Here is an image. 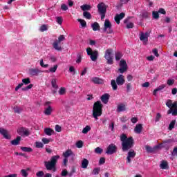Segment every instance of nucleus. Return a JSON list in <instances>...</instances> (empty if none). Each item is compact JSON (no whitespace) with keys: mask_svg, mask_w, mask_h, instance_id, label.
Segmentation results:
<instances>
[{"mask_svg":"<svg viewBox=\"0 0 177 177\" xmlns=\"http://www.w3.org/2000/svg\"><path fill=\"white\" fill-rule=\"evenodd\" d=\"M120 140L122 142V151H128L133 147L135 145V141L133 137H127V135L122 134L120 137Z\"/></svg>","mask_w":177,"mask_h":177,"instance_id":"obj_1","label":"nucleus"},{"mask_svg":"<svg viewBox=\"0 0 177 177\" xmlns=\"http://www.w3.org/2000/svg\"><path fill=\"white\" fill-rule=\"evenodd\" d=\"M60 159V156H53L51 157L50 161H44V167L47 171H52L56 172L57 169L56 168V164H57L58 160Z\"/></svg>","mask_w":177,"mask_h":177,"instance_id":"obj_2","label":"nucleus"},{"mask_svg":"<svg viewBox=\"0 0 177 177\" xmlns=\"http://www.w3.org/2000/svg\"><path fill=\"white\" fill-rule=\"evenodd\" d=\"M103 114V104L100 101H97L93 106V117L95 120H99L97 117H100Z\"/></svg>","mask_w":177,"mask_h":177,"instance_id":"obj_3","label":"nucleus"},{"mask_svg":"<svg viewBox=\"0 0 177 177\" xmlns=\"http://www.w3.org/2000/svg\"><path fill=\"white\" fill-rule=\"evenodd\" d=\"M166 106L169 109L167 111V114H172V115L174 116L177 115V102L172 103L171 100H167Z\"/></svg>","mask_w":177,"mask_h":177,"instance_id":"obj_4","label":"nucleus"},{"mask_svg":"<svg viewBox=\"0 0 177 177\" xmlns=\"http://www.w3.org/2000/svg\"><path fill=\"white\" fill-rule=\"evenodd\" d=\"M86 52L88 56H90V59L92 62H96L97 60V57H99V51L98 50H92L91 47L86 48Z\"/></svg>","mask_w":177,"mask_h":177,"instance_id":"obj_5","label":"nucleus"},{"mask_svg":"<svg viewBox=\"0 0 177 177\" xmlns=\"http://www.w3.org/2000/svg\"><path fill=\"white\" fill-rule=\"evenodd\" d=\"M111 27H113V26L111 25V22H110V20L105 19L103 28L104 32H106L107 34H113V30Z\"/></svg>","mask_w":177,"mask_h":177,"instance_id":"obj_6","label":"nucleus"},{"mask_svg":"<svg viewBox=\"0 0 177 177\" xmlns=\"http://www.w3.org/2000/svg\"><path fill=\"white\" fill-rule=\"evenodd\" d=\"M112 53H113V49L111 48H108L105 51L104 58L106 59L108 64H113V56H111Z\"/></svg>","mask_w":177,"mask_h":177,"instance_id":"obj_7","label":"nucleus"},{"mask_svg":"<svg viewBox=\"0 0 177 177\" xmlns=\"http://www.w3.org/2000/svg\"><path fill=\"white\" fill-rule=\"evenodd\" d=\"M120 68L118 69V71L120 74H124L128 70V64H127V61L124 59L120 60Z\"/></svg>","mask_w":177,"mask_h":177,"instance_id":"obj_8","label":"nucleus"},{"mask_svg":"<svg viewBox=\"0 0 177 177\" xmlns=\"http://www.w3.org/2000/svg\"><path fill=\"white\" fill-rule=\"evenodd\" d=\"M117 146L114 144H111L108 146L106 153V154H109V156H111L112 154H114V153H117Z\"/></svg>","mask_w":177,"mask_h":177,"instance_id":"obj_9","label":"nucleus"},{"mask_svg":"<svg viewBox=\"0 0 177 177\" xmlns=\"http://www.w3.org/2000/svg\"><path fill=\"white\" fill-rule=\"evenodd\" d=\"M62 156L64 158H68V157H71V160L74 161L75 158V154L71 149H68L66 151L63 152Z\"/></svg>","mask_w":177,"mask_h":177,"instance_id":"obj_10","label":"nucleus"},{"mask_svg":"<svg viewBox=\"0 0 177 177\" xmlns=\"http://www.w3.org/2000/svg\"><path fill=\"white\" fill-rule=\"evenodd\" d=\"M107 7L108 6L103 2L98 3L97 6V8L98 9V12L99 13H106Z\"/></svg>","mask_w":177,"mask_h":177,"instance_id":"obj_11","label":"nucleus"},{"mask_svg":"<svg viewBox=\"0 0 177 177\" xmlns=\"http://www.w3.org/2000/svg\"><path fill=\"white\" fill-rule=\"evenodd\" d=\"M17 132L20 136H30V130L27 128L21 127L17 130Z\"/></svg>","mask_w":177,"mask_h":177,"instance_id":"obj_12","label":"nucleus"},{"mask_svg":"<svg viewBox=\"0 0 177 177\" xmlns=\"http://www.w3.org/2000/svg\"><path fill=\"white\" fill-rule=\"evenodd\" d=\"M29 75L30 77H37V75H39L41 73H42V71L39 70L38 68H30L28 71Z\"/></svg>","mask_w":177,"mask_h":177,"instance_id":"obj_13","label":"nucleus"},{"mask_svg":"<svg viewBox=\"0 0 177 177\" xmlns=\"http://www.w3.org/2000/svg\"><path fill=\"white\" fill-rule=\"evenodd\" d=\"M116 83L119 86H122L125 84V76L123 75H119L116 77Z\"/></svg>","mask_w":177,"mask_h":177,"instance_id":"obj_14","label":"nucleus"},{"mask_svg":"<svg viewBox=\"0 0 177 177\" xmlns=\"http://www.w3.org/2000/svg\"><path fill=\"white\" fill-rule=\"evenodd\" d=\"M136 156V152H135V151H133V149H131L128 152V155H127V157L128 164H130L131 158H135Z\"/></svg>","mask_w":177,"mask_h":177,"instance_id":"obj_15","label":"nucleus"},{"mask_svg":"<svg viewBox=\"0 0 177 177\" xmlns=\"http://www.w3.org/2000/svg\"><path fill=\"white\" fill-rule=\"evenodd\" d=\"M125 17V12H122L120 14H117L115 16V21L117 23V24H120L121 20Z\"/></svg>","mask_w":177,"mask_h":177,"instance_id":"obj_16","label":"nucleus"},{"mask_svg":"<svg viewBox=\"0 0 177 177\" xmlns=\"http://www.w3.org/2000/svg\"><path fill=\"white\" fill-rule=\"evenodd\" d=\"M92 82H93V84H96L97 85H103V84H104V82L103 81V80L100 77H94L91 79Z\"/></svg>","mask_w":177,"mask_h":177,"instance_id":"obj_17","label":"nucleus"},{"mask_svg":"<svg viewBox=\"0 0 177 177\" xmlns=\"http://www.w3.org/2000/svg\"><path fill=\"white\" fill-rule=\"evenodd\" d=\"M109 99H110V94L105 93L101 96V100L104 104L109 103Z\"/></svg>","mask_w":177,"mask_h":177,"instance_id":"obj_18","label":"nucleus"},{"mask_svg":"<svg viewBox=\"0 0 177 177\" xmlns=\"http://www.w3.org/2000/svg\"><path fill=\"white\" fill-rule=\"evenodd\" d=\"M53 48L59 52L63 50V48H62V46H60V43H59V41H56V40L53 43Z\"/></svg>","mask_w":177,"mask_h":177,"instance_id":"obj_19","label":"nucleus"},{"mask_svg":"<svg viewBox=\"0 0 177 177\" xmlns=\"http://www.w3.org/2000/svg\"><path fill=\"white\" fill-rule=\"evenodd\" d=\"M0 133L1 135L3 136V138H5V139H10V136L8 133V130L0 127Z\"/></svg>","mask_w":177,"mask_h":177,"instance_id":"obj_20","label":"nucleus"},{"mask_svg":"<svg viewBox=\"0 0 177 177\" xmlns=\"http://www.w3.org/2000/svg\"><path fill=\"white\" fill-rule=\"evenodd\" d=\"M21 140V137L17 136L16 139L12 140L11 141V145H12V146H18V145H20Z\"/></svg>","mask_w":177,"mask_h":177,"instance_id":"obj_21","label":"nucleus"},{"mask_svg":"<svg viewBox=\"0 0 177 177\" xmlns=\"http://www.w3.org/2000/svg\"><path fill=\"white\" fill-rule=\"evenodd\" d=\"M160 168L161 169H168V168H169V167L168 166V162H167L166 160H162L160 165Z\"/></svg>","mask_w":177,"mask_h":177,"instance_id":"obj_22","label":"nucleus"},{"mask_svg":"<svg viewBox=\"0 0 177 177\" xmlns=\"http://www.w3.org/2000/svg\"><path fill=\"white\" fill-rule=\"evenodd\" d=\"M91 28H93V31L100 30V25H99V23L97 22H94L93 24H91Z\"/></svg>","mask_w":177,"mask_h":177,"instance_id":"obj_23","label":"nucleus"},{"mask_svg":"<svg viewBox=\"0 0 177 177\" xmlns=\"http://www.w3.org/2000/svg\"><path fill=\"white\" fill-rule=\"evenodd\" d=\"M88 165H89V160L86 158H84L82 161V168L86 169V168H88Z\"/></svg>","mask_w":177,"mask_h":177,"instance_id":"obj_24","label":"nucleus"},{"mask_svg":"<svg viewBox=\"0 0 177 177\" xmlns=\"http://www.w3.org/2000/svg\"><path fill=\"white\" fill-rule=\"evenodd\" d=\"M127 110V106L124 104H120L118 106L117 111L118 113H121V111H125Z\"/></svg>","mask_w":177,"mask_h":177,"instance_id":"obj_25","label":"nucleus"},{"mask_svg":"<svg viewBox=\"0 0 177 177\" xmlns=\"http://www.w3.org/2000/svg\"><path fill=\"white\" fill-rule=\"evenodd\" d=\"M142 129H143V127L142 126V124H136L134 129V131L136 133H140Z\"/></svg>","mask_w":177,"mask_h":177,"instance_id":"obj_26","label":"nucleus"},{"mask_svg":"<svg viewBox=\"0 0 177 177\" xmlns=\"http://www.w3.org/2000/svg\"><path fill=\"white\" fill-rule=\"evenodd\" d=\"M44 133L48 136H52L53 133H55V131L50 128L44 129Z\"/></svg>","mask_w":177,"mask_h":177,"instance_id":"obj_27","label":"nucleus"},{"mask_svg":"<svg viewBox=\"0 0 177 177\" xmlns=\"http://www.w3.org/2000/svg\"><path fill=\"white\" fill-rule=\"evenodd\" d=\"M52 111H53L52 106H48L47 108L45 109L44 114L45 115H50V114H52Z\"/></svg>","mask_w":177,"mask_h":177,"instance_id":"obj_28","label":"nucleus"},{"mask_svg":"<svg viewBox=\"0 0 177 177\" xmlns=\"http://www.w3.org/2000/svg\"><path fill=\"white\" fill-rule=\"evenodd\" d=\"M57 67H59V66L54 65V66L50 68L49 70L44 71V73H56V71L57 70Z\"/></svg>","mask_w":177,"mask_h":177,"instance_id":"obj_29","label":"nucleus"},{"mask_svg":"<svg viewBox=\"0 0 177 177\" xmlns=\"http://www.w3.org/2000/svg\"><path fill=\"white\" fill-rule=\"evenodd\" d=\"M111 85L112 86L113 91H117V89H118V86L117 84V82L115 80H112L111 81Z\"/></svg>","mask_w":177,"mask_h":177,"instance_id":"obj_30","label":"nucleus"},{"mask_svg":"<svg viewBox=\"0 0 177 177\" xmlns=\"http://www.w3.org/2000/svg\"><path fill=\"white\" fill-rule=\"evenodd\" d=\"M83 16L85 19H87V20H91V19H92V15L88 11H84L83 12Z\"/></svg>","mask_w":177,"mask_h":177,"instance_id":"obj_31","label":"nucleus"},{"mask_svg":"<svg viewBox=\"0 0 177 177\" xmlns=\"http://www.w3.org/2000/svg\"><path fill=\"white\" fill-rule=\"evenodd\" d=\"M175 124H176V120H173L169 124L168 127V130L169 131H172V129H174V128H175Z\"/></svg>","mask_w":177,"mask_h":177,"instance_id":"obj_32","label":"nucleus"},{"mask_svg":"<svg viewBox=\"0 0 177 177\" xmlns=\"http://www.w3.org/2000/svg\"><path fill=\"white\" fill-rule=\"evenodd\" d=\"M81 9L83 10V12H86V10H91V6L88 4H84L81 6Z\"/></svg>","mask_w":177,"mask_h":177,"instance_id":"obj_33","label":"nucleus"},{"mask_svg":"<svg viewBox=\"0 0 177 177\" xmlns=\"http://www.w3.org/2000/svg\"><path fill=\"white\" fill-rule=\"evenodd\" d=\"M21 150L25 151V153H31L32 151V148L27 147H21Z\"/></svg>","mask_w":177,"mask_h":177,"instance_id":"obj_34","label":"nucleus"},{"mask_svg":"<svg viewBox=\"0 0 177 177\" xmlns=\"http://www.w3.org/2000/svg\"><path fill=\"white\" fill-rule=\"evenodd\" d=\"M14 113L17 114H20L23 111V109L17 106L13 107Z\"/></svg>","mask_w":177,"mask_h":177,"instance_id":"obj_35","label":"nucleus"},{"mask_svg":"<svg viewBox=\"0 0 177 177\" xmlns=\"http://www.w3.org/2000/svg\"><path fill=\"white\" fill-rule=\"evenodd\" d=\"M140 40L143 41L144 42H147L149 38L145 36V33L142 32L140 35Z\"/></svg>","mask_w":177,"mask_h":177,"instance_id":"obj_36","label":"nucleus"},{"mask_svg":"<svg viewBox=\"0 0 177 177\" xmlns=\"http://www.w3.org/2000/svg\"><path fill=\"white\" fill-rule=\"evenodd\" d=\"M77 21L80 23L82 28H85L86 27V21L82 19H78Z\"/></svg>","mask_w":177,"mask_h":177,"instance_id":"obj_37","label":"nucleus"},{"mask_svg":"<svg viewBox=\"0 0 177 177\" xmlns=\"http://www.w3.org/2000/svg\"><path fill=\"white\" fill-rule=\"evenodd\" d=\"M121 57H122V53L120 52H116L115 54V59L117 62L121 59Z\"/></svg>","mask_w":177,"mask_h":177,"instance_id":"obj_38","label":"nucleus"},{"mask_svg":"<svg viewBox=\"0 0 177 177\" xmlns=\"http://www.w3.org/2000/svg\"><path fill=\"white\" fill-rule=\"evenodd\" d=\"M145 149L147 153H154L156 149L155 148H152L151 147L147 145L145 146Z\"/></svg>","mask_w":177,"mask_h":177,"instance_id":"obj_39","label":"nucleus"},{"mask_svg":"<svg viewBox=\"0 0 177 177\" xmlns=\"http://www.w3.org/2000/svg\"><path fill=\"white\" fill-rule=\"evenodd\" d=\"M22 84L24 85H28V84H31V80L30 77L24 78L22 80Z\"/></svg>","mask_w":177,"mask_h":177,"instance_id":"obj_40","label":"nucleus"},{"mask_svg":"<svg viewBox=\"0 0 177 177\" xmlns=\"http://www.w3.org/2000/svg\"><path fill=\"white\" fill-rule=\"evenodd\" d=\"M51 85L54 89H57L59 86H57V84L56 83V79H53L51 81Z\"/></svg>","mask_w":177,"mask_h":177,"instance_id":"obj_41","label":"nucleus"},{"mask_svg":"<svg viewBox=\"0 0 177 177\" xmlns=\"http://www.w3.org/2000/svg\"><path fill=\"white\" fill-rule=\"evenodd\" d=\"M82 60V53H77V59L76 60V63L80 64L81 63Z\"/></svg>","mask_w":177,"mask_h":177,"instance_id":"obj_42","label":"nucleus"},{"mask_svg":"<svg viewBox=\"0 0 177 177\" xmlns=\"http://www.w3.org/2000/svg\"><path fill=\"white\" fill-rule=\"evenodd\" d=\"M89 131H91V127L87 125L83 129L82 132V133L86 134Z\"/></svg>","mask_w":177,"mask_h":177,"instance_id":"obj_43","label":"nucleus"},{"mask_svg":"<svg viewBox=\"0 0 177 177\" xmlns=\"http://www.w3.org/2000/svg\"><path fill=\"white\" fill-rule=\"evenodd\" d=\"M66 39V37L64 35H61L59 36L58 39L55 40L57 42H59V44L62 42V41H64Z\"/></svg>","mask_w":177,"mask_h":177,"instance_id":"obj_44","label":"nucleus"},{"mask_svg":"<svg viewBox=\"0 0 177 177\" xmlns=\"http://www.w3.org/2000/svg\"><path fill=\"white\" fill-rule=\"evenodd\" d=\"M167 84V85H169V86H172V85H174V84H175V80L168 79Z\"/></svg>","mask_w":177,"mask_h":177,"instance_id":"obj_45","label":"nucleus"},{"mask_svg":"<svg viewBox=\"0 0 177 177\" xmlns=\"http://www.w3.org/2000/svg\"><path fill=\"white\" fill-rule=\"evenodd\" d=\"M84 146V142L82 140H79L77 142H76V147L77 149H81Z\"/></svg>","mask_w":177,"mask_h":177,"instance_id":"obj_46","label":"nucleus"},{"mask_svg":"<svg viewBox=\"0 0 177 177\" xmlns=\"http://www.w3.org/2000/svg\"><path fill=\"white\" fill-rule=\"evenodd\" d=\"M39 30H40L41 32H44V31H48V26H46V25H45V24H43V25L40 27Z\"/></svg>","mask_w":177,"mask_h":177,"instance_id":"obj_47","label":"nucleus"},{"mask_svg":"<svg viewBox=\"0 0 177 177\" xmlns=\"http://www.w3.org/2000/svg\"><path fill=\"white\" fill-rule=\"evenodd\" d=\"M159 12L157 11H153L152 12V15L153 19H159L160 18V14H158Z\"/></svg>","mask_w":177,"mask_h":177,"instance_id":"obj_48","label":"nucleus"},{"mask_svg":"<svg viewBox=\"0 0 177 177\" xmlns=\"http://www.w3.org/2000/svg\"><path fill=\"white\" fill-rule=\"evenodd\" d=\"M161 117H162V115H161V113H158L156 114V118H155V122H159L160 120H161Z\"/></svg>","mask_w":177,"mask_h":177,"instance_id":"obj_49","label":"nucleus"},{"mask_svg":"<svg viewBox=\"0 0 177 177\" xmlns=\"http://www.w3.org/2000/svg\"><path fill=\"white\" fill-rule=\"evenodd\" d=\"M45 175V173H44V171H39L36 173L37 177H44Z\"/></svg>","mask_w":177,"mask_h":177,"instance_id":"obj_50","label":"nucleus"},{"mask_svg":"<svg viewBox=\"0 0 177 177\" xmlns=\"http://www.w3.org/2000/svg\"><path fill=\"white\" fill-rule=\"evenodd\" d=\"M21 176H24V177L28 176V173L27 172V170H26V169H21Z\"/></svg>","mask_w":177,"mask_h":177,"instance_id":"obj_51","label":"nucleus"},{"mask_svg":"<svg viewBox=\"0 0 177 177\" xmlns=\"http://www.w3.org/2000/svg\"><path fill=\"white\" fill-rule=\"evenodd\" d=\"M35 145L37 149H42L44 147V144L42 142H36Z\"/></svg>","mask_w":177,"mask_h":177,"instance_id":"obj_52","label":"nucleus"},{"mask_svg":"<svg viewBox=\"0 0 177 177\" xmlns=\"http://www.w3.org/2000/svg\"><path fill=\"white\" fill-rule=\"evenodd\" d=\"M126 86H127V92H131V91L132 90V84L127 83L126 84Z\"/></svg>","mask_w":177,"mask_h":177,"instance_id":"obj_53","label":"nucleus"},{"mask_svg":"<svg viewBox=\"0 0 177 177\" xmlns=\"http://www.w3.org/2000/svg\"><path fill=\"white\" fill-rule=\"evenodd\" d=\"M95 151L96 154H102V153H103V149L100 147H97L95 148Z\"/></svg>","mask_w":177,"mask_h":177,"instance_id":"obj_54","label":"nucleus"},{"mask_svg":"<svg viewBox=\"0 0 177 177\" xmlns=\"http://www.w3.org/2000/svg\"><path fill=\"white\" fill-rule=\"evenodd\" d=\"M32 86H34V84H30L28 86H27L26 87L22 88V91H28L29 89H31L32 88Z\"/></svg>","mask_w":177,"mask_h":177,"instance_id":"obj_55","label":"nucleus"},{"mask_svg":"<svg viewBox=\"0 0 177 177\" xmlns=\"http://www.w3.org/2000/svg\"><path fill=\"white\" fill-rule=\"evenodd\" d=\"M100 172V168H95L93 170V175H99Z\"/></svg>","mask_w":177,"mask_h":177,"instance_id":"obj_56","label":"nucleus"},{"mask_svg":"<svg viewBox=\"0 0 177 177\" xmlns=\"http://www.w3.org/2000/svg\"><path fill=\"white\" fill-rule=\"evenodd\" d=\"M66 93V88L64 87H61L59 91V95H64Z\"/></svg>","mask_w":177,"mask_h":177,"instance_id":"obj_57","label":"nucleus"},{"mask_svg":"<svg viewBox=\"0 0 177 177\" xmlns=\"http://www.w3.org/2000/svg\"><path fill=\"white\" fill-rule=\"evenodd\" d=\"M56 20H57V23L58 24H62V23H63V18L62 17H57L56 18Z\"/></svg>","mask_w":177,"mask_h":177,"instance_id":"obj_58","label":"nucleus"},{"mask_svg":"<svg viewBox=\"0 0 177 177\" xmlns=\"http://www.w3.org/2000/svg\"><path fill=\"white\" fill-rule=\"evenodd\" d=\"M68 175V171H67V169H64L61 173V176L66 177Z\"/></svg>","mask_w":177,"mask_h":177,"instance_id":"obj_59","label":"nucleus"},{"mask_svg":"<svg viewBox=\"0 0 177 177\" xmlns=\"http://www.w3.org/2000/svg\"><path fill=\"white\" fill-rule=\"evenodd\" d=\"M41 142H43V143H44V145H48L50 142V140H49L46 138H43L41 139Z\"/></svg>","mask_w":177,"mask_h":177,"instance_id":"obj_60","label":"nucleus"},{"mask_svg":"<svg viewBox=\"0 0 177 177\" xmlns=\"http://www.w3.org/2000/svg\"><path fill=\"white\" fill-rule=\"evenodd\" d=\"M69 71H70V73H73V75H75L76 72H75V68H74V66H70Z\"/></svg>","mask_w":177,"mask_h":177,"instance_id":"obj_61","label":"nucleus"},{"mask_svg":"<svg viewBox=\"0 0 177 177\" xmlns=\"http://www.w3.org/2000/svg\"><path fill=\"white\" fill-rule=\"evenodd\" d=\"M61 9H62V10H64V11L68 10V7L66 4H62Z\"/></svg>","mask_w":177,"mask_h":177,"instance_id":"obj_62","label":"nucleus"},{"mask_svg":"<svg viewBox=\"0 0 177 177\" xmlns=\"http://www.w3.org/2000/svg\"><path fill=\"white\" fill-rule=\"evenodd\" d=\"M120 120L121 122H127L128 121V118L127 116H122Z\"/></svg>","mask_w":177,"mask_h":177,"instance_id":"obj_63","label":"nucleus"},{"mask_svg":"<svg viewBox=\"0 0 177 177\" xmlns=\"http://www.w3.org/2000/svg\"><path fill=\"white\" fill-rule=\"evenodd\" d=\"M172 156H177V147H175L171 152Z\"/></svg>","mask_w":177,"mask_h":177,"instance_id":"obj_64","label":"nucleus"}]
</instances>
